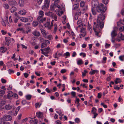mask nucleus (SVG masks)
Returning a JSON list of instances; mask_svg holds the SVG:
<instances>
[{
  "label": "nucleus",
  "mask_w": 124,
  "mask_h": 124,
  "mask_svg": "<svg viewBox=\"0 0 124 124\" xmlns=\"http://www.w3.org/2000/svg\"><path fill=\"white\" fill-rule=\"evenodd\" d=\"M105 16L104 15H99L97 18V24L95 22L93 23V30L95 34L98 36V31L103 28L104 23L103 21L105 19Z\"/></svg>",
  "instance_id": "nucleus-1"
},
{
  "label": "nucleus",
  "mask_w": 124,
  "mask_h": 124,
  "mask_svg": "<svg viewBox=\"0 0 124 124\" xmlns=\"http://www.w3.org/2000/svg\"><path fill=\"white\" fill-rule=\"evenodd\" d=\"M97 11L98 12H101L100 15H104L103 13L105 12L107 9V8L102 3H100L96 7Z\"/></svg>",
  "instance_id": "nucleus-2"
},
{
  "label": "nucleus",
  "mask_w": 124,
  "mask_h": 124,
  "mask_svg": "<svg viewBox=\"0 0 124 124\" xmlns=\"http://www.w3.org/2000/svg\"><path fill=\"white\" fill-rule=\"evenodd\" d=\"M46 15L50 16L53 18L55 21L57 20V16L55 14H54L53 13L50 12L45 13Z\"/></svg>",
  "instance_id": "nucleus-3"
},
{
  "label": "nucleus",
  "mask_w": 124,
  "mask_h": 124,
  "mask_svg": "<svg viewBox=\"0 0 124 124\" xmlns=\"http://www.w3.org/2000/svg\"><path fill=\"white\" fill-rule=\"evenodd\" d=\"M12 119V117L8 115H5L0 120V121H10Z\"/></svg>",
  "instance_id": "nucleus-4"
},
{
  "label": "nucleus",
  "mask_w": 124,
  "mask_h": 124,
  "mask_svg": "<svg viewBox=\"0 0 124 124\" xmlns=\"http://www.w3.org/2000/svg\"><path fill=\"white\" fill-rule=\"evenodd\" d=\"M49 0H46L45 1L42 8L43 10H45L46 9L48 8L49 6Z\"/></svg>",
  "instance_id": "nucleus-5"
},
{
  "label": "nucleus",
  "mask_w": 124,
  "mask_h": 124,
  "mask_svg": "<svg viewBox=\"0 0 124 124\" xmlns=\"http://www.w3.org/2000/svg\"><path fill=\"white\" fill-rule=\"evenodd\" d=\"M46 18L44 17L43 18V16H39L37 18V20L40 23L45 21L46 20Z\"/></svg>",
  "instance_id": "nucleus-6"
},
{
  "label": "nucleus",
  "mask_w": 124,
  "mask_h": 124,
  "mask_svg": "<svg viewBox=\"0 0 124 124\" xmlns=\"http://www.w3.org/2000/svg\"><path fill=\"white\" fill-rule=\"evenodd\" d=\"M99 4L97 0H92V4L93 7H96Z\"/></svg>",
  "instance_id": "nucleus-7"
},
{
  "label": "nucleus",
  "mask_w": 124,
  "mask_h": 124,
  "mask_svg": "<svg viewBox=\"0 0 124 124\" xmlns=\"http://www.w3.org/2000/svg\"><path fill=\"white\" fill-rule=\"evenodd\" d=\"M117 35V33L116 32V30L114 29L111 32V36L112 39H114L116 36Z\"/></svg>",
  "instance_id": "nucleus-8"
},
{
  "label": "nucleus",
  "mask_w": 124,
  "mask_h": 124,
  "mask_svg": "<svg viewBox=\"0 0 124 124\" xmlns=\"http://www.w3.org/2000/svg\"><path fill=\"white\" fill-rule=\"evenodd\" d=\"M9 4L10 5H15L17 4L16 1L14 0H12L9 1L8 2Z\"/></svg>",
  "instance_id": "nucleus-9"
},
{
  "label": "nucleus",
  "mask_w": 124,
  "mask_h": 124,
  "mask_svg": "<svg viewBox=\"0 0 124 124\" xmlns=\"http://www.w3.org/2000/svg\"><path fill=\"white\" fill-rule=\"evenodd\" d=\"M88 29V31H89V32L90 33H91L92 32V29L91 25L89 23L88 24L87 26Z\"/></svg>",
  "instance_id": "nucleus-10"
},
{
  "label": "nucleus",
  "mask_w": 124,
  "mask_h": 124,
  "mask_svg": "<svg viewBox=\"0 0 124 124\" xmlns=\"http://www.w3.org/2000/svg\"><path fill=\"white\" fill-rule=\"evenodd\" d=\"M33 34L36 36L39 37L40 34V32L37 31H35L32 32Z\"/></svg>",
  "instance_id": "nucleus-11"
},
{
  "label": "nucleus",
  "mask_w": 124,
  "mask_h": 124,
  "mask_svg": "<svg viewBox=\"0 0 124 124\" xmlns=\"http://www.w3.org/2000/svg\"><path fill=\"white\" fill-rule=\"evenodd\" d=\"M117 36L118 39H124V35L121 32L119 33Z\"/></svg>",
  "instance_id": "nucleus-12"
},
{
  "label": "nucleus",
  "mask_w": 124,
  "mask_h": 124,
  "mask_svg": "<svg viewBox=\"0 0 124 124\" xmlns=\"http://www.w3.org/2000/svg\"><path fill=\"white\" fill-rule=\"evenodd\" d=\"M7 50V48L5 47L2 46L0 47V52L4 53Z\"/></svg>",
  "instance_id": "nucleus-13"
},
{
  "label": "nucleus",
  "mask_w": 124,
  "mask_h": 124,
  "mask_svg": "<svg viewBox=\"0 0 124 124\" xmlns=\"http://www.w3.org/2000/svg\"><path fill=\"white\" fill-rule=\"evenodd\" d=\"M20 19L21 21L25 23L28 22V20L27 18L25 17H20Z\"/></svg>",
  "instance_id": "nucleus-14"
},
{
  "label": "nucleus",
  "mask_w": 124,
  "mask_h": 124,
  "mask_svg": "<svg viewBox=\"0 0 124 124\" xmlns=\"http://www.w3.org/2000/svg\"><path fill=\"white\" fill-rule=\"evenodd\" d=\"M18 4L21 7H22L24 5V2L23 0H19Z\"/></svg>",
  "instance_id": "nucleus-15"
},
{
  "label": "nucleus",
  "mask_w": 124,
  "mask_h": 124,
  "mask_svg": "<svg viewBox=\"0 0 124 124\" xmlns=\"http://www.w3.org/2000/svg\"><path fill=\"white\" fill-rule=\"evenodd\" d=\"M26 12L25 10L23 9L21 10L18 12V13L20 14H21L23 15H25L26 13Z\"/></svg>",
  "instance_id": "nucleus-16"
},
{
  "label": "nucleus",
  "mask_w": 124,
  "mask_h": 124,
  "mask_svg": "<svg viewBox=\"0 0 124 124\" xmlns=\"http://www.w3.org/2000/svg\"><path fill=\"white\" fill-rule=\"evenodd\" d=\"M8 96L9 98L13 96L14 95L13 93L11 91H9L8 92Z\"/></svg>",
  "instance_id": "nucleus-17"
},
{
  "label": "nucleus",
  "mask_w": 124,
  "mask_h": 124,
  "mask_svg": "<svg viewBox=\"0 0 124 124\" xmlns=\"http://www.w3.org/2000/svg\"><path fill=\"white\" fill-rule=\"evenodd\" d=\"M10 10L11 13H13L16 10V8L15 7L12 6L10 8Z\"/></svg>",
  "instance_id": "nucleus-18"
},
{
  "label": "nucleus",
  "mask_w": 124,
  "mask_h": 124,
  "mask_svg": "<svg viewBox=\"0 0 124 124\" xmlns=\"http://www.w3.org/2000/svg\"><path fill=\"white\" fill-rule=\"evenodd\" d=\"M12 108V106L10 104L6 105L5 106V109H6L9 110L10 109Z\"/></svg>",
  "instance_id": "nucleus-19"
},
{
  "label": "nucleus",
  "mask_w": 124,
  "mask_h": 124,
  "mask_svg": "<svg viewBox=\"0 0 124 124\" xmlns=\"http://www.w3.org/2000/svg\"><path fill=\"white\" fill-rule=\"evenodd\" d=\"M79 99L77 98V97H76V100H75V103H77V106L78 108V107L80 104V103H79Z\"/></svg>",
  "instance_id": "nucleus-20"
},
{
  "label": "nucleus",
  "mask_w": 124,
  "mask_h": 124,
  "mask_svg": "<svg viewBox=\"0 0 124 124\" xmlns=\"http://www.w3.org/2000/svg\"><path fill=\"white\" fill-rule=\"evenodd\" d=\"M80 32L81 33H85L86 34V31L85 29V28H83V27H82L81 28V30L80 31Z\"/></svg>",
  "instance_id": "nucleus-21"
},
{
  "label": "nucleus",
  "mask_w": 124,
  "mask_h": 124,
  "mask_svg": "<svg viewBox=\"0 0 124 124\" xmlns=\"http://www.w3.org/2000/svg\"><path fill=\"white\" fill-rule=\"evenodd\" d=\"M79 6V4L78 3L74 4L73 5V10H75L78 8Z\"/></svg>",
  "instance_id": "nucleus-22"
},
{
  "label": "nucleus",
  "mask_w": 124,
  "mask_h": 124,
  "mask_svg": "<svg viewBox=\"0 0 124 124\" xmlns=\"http://www.w3.org/2000/svg\"><path fill=\"white\" fill-rule=\"evenodd\" d=\"M77 64L78 65L82 64L83 63V62L82 60L80 59L77 61Z\"/></svg>",
  "instance_id": "nucleus-23"
},
{
  "label": "nucleus",
  "mask_w": 124,
  "mask_h": 124,
  "mask_svg": "<svg viewBox=\"0 0 124 124\" xmlns=\"http://www.w3.org/2000/svg\"><path fill=\"white\" fill-rule=\"evenodd\" d=\"M36 114V116L38 118H41L42 116V113L40 112L37 113Z\"/></svg>",
  "instance_id": "nucleus-24"
},
{
  "label": "nucleus",
  "mask_w": 124,
  "mask_h": 124,
  "mask_svg": "<svg viewBox=\"0 0 124 124\" xmlns=\"http://www.w3.org/2000/svg\"><path fill=\"white\" fill-rule=\"evenodd\" d=\"M5 93V91L4 90L0 89V98H1Z\"/></svg>",
  "instance_id": "nucleus-25"
},
{
  "label": "nucleus",
  "mask_w": 124,
  "mask_h": 124,
  "mask_svg": "<svg viewBox=\"0 0 124 124\" xmlns=\"http://www.w3.org/2000/svg\"><path fill=\"white\" fill-rule=\"evenodd\" d=\"M121 82L120 79L119 78H116L115 81V82L116 84H117L118 83H120Z\"/></svg>",
  "instance_id": "nucleus-26"
},
{
  "label": "nucleus",
  "mask_w": 124,
  "mask_h": 124,
  "mask_svg": "<svg viewBox=\"0 0 124 124\" xmlns=\"http://www.w3.org/2000/svg\"><path fill=\"white\" fill-rule=\"evenodd\" d=\"M62 22L63 24H65L66 22V17L65 16H64L63 17L62 19Z\"/></svg>",
  "instance_id": "nucleus-27"
},
{
  "label": "nucleus",
  "mask_w": 124,
  "mask_h": 124,
  "mask_svg": "<svg viewBox=\"0 0 124 124\" xmlns=\"http://www.w3.org/2000/svg\"><path fill=\"white\" fill-rule=\"evenodd\" d=\"M98 72V71L96 70H93L92 71H90L89 73L91 75L94 74L95 72L97 73Z\"/></svg>",
  "instance_id": "nucleus-28"
},
{
  "label": "nucleus",
  "mask_w": 124,
  "mask_h": 124,
  "mask_svg": "<svg viewBox=\"0 0 124 124\" xmlns=\"http://www.w3.org/2000/svg\"><path fill=\"white\" fill-rule=\"evenodd\" d=\"M56 7V5H53L52 6L51 5V10L52 11H54V10L55 8Z\"/></svg>",
  "instance_id": "nucleus-29"
},
{
  "label": "nucleus",
  "mask_w": 124,
  "mask_h": 124,
  "mask_svg": "<svg viewBox=\"0 0 124 124\" xmlns=\"http://www.w3.org/2000/svg\"><path fill=\"white\" fill-rule=\"evenodd\" d=\"M41 33L44 35H46V32L45 31L42 29H40Z\"/></svg>",
  "instance_id": "nucleus-30"
},
{
  "label": "nucleus",
  "mask_w": 124,
  "mask_h": 124,
  "mask_svg": "<svg viewBox=\"0 0 124 124\" xmlns=\"http://www.w3.org/2000/svg\"><path fill=\"white\" fill-rule=\"evenodd\" d=\"M38 22L35 21H34L32 23L33 26L34 27H36L38 25Z\"/></svg>",
  "instance_id": "nucleus-31"
},
{
  "label": "nucleus",
  "mask_w": 124,
  "mask_h": 124,
  "mask_svg": "<svg viewBox=\"0 0 124 124\" xmlns=\"http://www.w3.org/2000/svg\"><path fill=\"white\" fill-rule=\"evenodd\" d=\"M27 18L28 20V22H31L33 20V18L31 16L28 17Z\"/></svg>",
  "instance_id": "nucleus-32"
},
{
  "label": "nucleus",
  "mask_w": 124,
  "mask_h": 124,
  "mask_svg": "<svg viewBox=\"0 0 124 124\" xmlns=\"http://www.w3.org/2000/svg\"><path fill=\"white\" fill-rule=\"evenodd\" d=\"M25 97L26 99L30 100L31 98V96L30 95H26L25 96Z\"/></svg>",
  "instance_id": "nucleus-33"
},
{
  "label": "nucleus",
  "mask_w": 124,
  "mask_h": 124,
  "mask_svg": "<svg viewBox=\"0 0 124 124\" xmlns=\"http://www.w3.org/2000/svg\"><path fill=\"white\" fill-rule=\"evenodd\" d=\"M96 110L97 109L93 107L92 108L91 112L93 114H95L96 113L95 112H96Z\"/></svg>",
  "instance_id": "nucleus-34"
},
{
  "label": "nucleus",
  "mask_w": 124,
  "mask_h": 124,
  "mask_svg": "<svg viewBox=\"0 0 124 124\" xmlns=\"http://www.w3.org/2000/svg\"><path fill=\"white\" fill-rule=\"evenodd\" d=\"M86 35V34H85V33H82L80 34H79V37H78L79 38H83Z\"/></svg>",
  "instance_id": "nucleus-35"
},
{
  "label": "nucleus",
  "mask_w": 124,
  "mask_h": 124,
  "mask_svg": "<svg viewBox=\"0 0 124 124\" xmlns=\"http://www.w3.org/2000/svg\"><path fill=\"white\" fill-rule=\"evenodd\" d=\"M47 45L44 42H43L41 45V47L43 48L47 46Z\"/></svg>",
  "instance_id": "nucleus-36"
},
{
  "label": "nucleus",
  "mask_w": 124,
  "mask_h": 124,
  "mask_svg": "<svg viewBox=\"0 0 124 124\" xmlns=\"http://www.w3.org/2000/svg\"><path fill=\"white\" fill-rule=\"evenodd\" d=\"M6 103L5 101H2L0 102V107L4 105Z\"/></svg>",
  "instance_id": "nucleus-37"
},
{
  "label": "nucleus",
  "mask_w": 124,
  "mask_h": 124,
  "mask_svg": "<svg viewBox=\"0 0 124 124\" xmlns=\"http://www.w3.org/2000/svg\"><path fill=\"white\" fill-rule=\"evenodd\" d=\"M91 11L93 14V15H95L96 14V12L94 10L93 8H91Z\"/></svg>",
  "instance_id": "nucleus-38"
},
{
  "label": "nucleus",
  "mask_w": 124,
  "mask_h": 124,
  "mask_svg": "<svg viewBox=\"0 0 124 124\" xmlns=\"http://www.w3.org/2000/svg\"><path fill=\"white\" fill-rule=\"evenodd\" d=\"M8 73L9 74H11L12 73H13L14 72V71L11 69H9L8 70Z\"/></svg>",
  "instance_id": "nucleus-39"
},
{
  "label": "nucleus",
  "mask_w": 124,
  "mask_h": 124,
  "mask_svg": "<svg viewBox=\"0 0 124 124\" xmlns=\"http://www.w3.org/2000/svg\"><path fill=\"white\" fill-rule=\"evenodd\" d=\"M84 72H82V76L83 77H84L86 75V73H87V71L86 70L84 71Z\"/></svg>",
  "instance_id": "nucleus-40"
},
{
  "label": "nucleus",
  "mask_w": 124,
  "mask_h": 124,
  "mask_svg": "<svg viewBox=\"0 0 124 124\" xmlns=\"http://www.w3.org/2000/svg\"><path fill=\"white\" fill-rule=\"evenodd\" d=\"M39 16H43L44 15V12H43L41 10L40 11L39 13Z\"/></svg>",
  "instance_id": "nucleus-41"
},
{
  "label": "nucleus",
  "mask_w": 124,
  "mask_h": 124,
  "mask_svg": "<svg viewBox=\"0 0 124 124\" xmlns=\"http://www.w3.org/2000/svg\"><path fill=\"white\" fill-rule=\"evenodd\" d=\"M44 51L46 54H48L49 53V50L50 49V48L49 47H48L47 48H45Z\"/></svg>",
  "instance_id": "nucleus-42"
},
{
  "label": "nucleus",
  "mask_w": 124,
  "mask_h": 124,
  "mask_svg": "<svg viewBox=\"0 0 124 124\" xmlns=\"http://www.w3.org/2000/svg\"><path fill=\"white\" fill-rule=\"evenodd\" d=\"M54 33H55L56 31L57 30V25L56 24H54Z\"/></svg>",
  "instance_id": "nucleus-43"
},
{
  "label": "nucleus",
  "mask_w": 124,
  "mask_h": 124,
  "mask_svg": "<svg viewBox=\"0 0 124 124\" xmlns=\"http://www.w3.org/2000/svg\"><path fill=\"white\" fill-rule=\"evenodd\" d=\"M85 2L84 1H82L80 3V6L81 7H83L85 5Z\"/></svg>",
  "instance_id": "nucleus-44"
},
{
  "label": "nucleus",
  "mask_w": 124,
  "mask_h": 124,
  "mask_svg": "<svg viewBox=\"0 0 124 124\" xmlns=\"http://www.w3.org/2000/svg\"><path fill=\"white\" fill-rule=\"evenodd\" d=\"M119 58L120 60L123 61L124 60V55L119 56Z\"/></svg>",
  "instance_id": "nucleus-45"
},
{
  "label": "nucleus",
  "mask_w": 124,
  "mask_h": 124,
  "mask_svg": "<svg viewBox=\"0 0 124 124\" xmlns=\"http://www.w3.org/2000/svg\"><path fill=\"white\" fill-rule=\"evenodd\" d=\"M0 122H1L2 124H10V123L5 121H0Z\"/></svg>",
  "instance_id": "nucleus-46"
},
{
  "label": "nucleus",
  "mask_w": 124,
  "mask_h": 124,
  "mask_svg": "<svg viewBox=\"0 0 124 124\" xmlns=\"http://www.w3.org/2000/svg\"><path fill=\"white\" fill-rule=\"evenodd\" d=\"M82 22V20H81V19L79 18L78 19L77 22V24H81V23Z\"/></svg>",
  "instance_id": "nucleus-47"
},
{
  "label": "nucleus",
  "mask_w": 124,
  "mask_h": 124,
  "mask_svg": "<svg viewBox=\"0 0 124 124\" xmlns=\"http://www.w3.org/2000/svg\"><path fill=\"white\" fill-rule=\"evenodd\" d=\"M119 30L120 31H124V26L119 28Z\"/></svg>",
  "instance_id": "nucleus-48"
},
{
  "label": "nucleus",
  "mask_w": 124,
  "mask_h": 124,
  "mask_svg": "<svg viewBox=\"0 0 124 124\" xmlns=\"http://www.w3.org/2000/svg\"><path fill=\"white\" fill-rule=\"evenodd\" d=\"M50 24V21H48L45 24L46 26L48 27L49 26Z\"/></svg>",
  "instance_id": "nucleus-49"
},
{
  "label": "nucleus",
  "mask_w": 124,
  "mask_h": 124,
  "mask_svg": "<svg viewBox=\"0 0 124 124\" xmlns=\"http://www.w3.org/2000/svg\"><path fill=\"white\" fill-rule=\"evenodd\" d=\"M6 40L7 42V45L8 46L9 45V43H10L11 40H10V39H6Z\"/></svg>",
  "instance_id": "nucleus-50"
},
{
  "label": "nucleus",
  "mask_w": 124,
  "mask_h": 124,
  "mask_svg": "<svg viewBox=\"0 0 124 124\" xmlns=\"http://www.w3.org/2000/svg\"><path fill=\"white\" fill-rule=\"evenodd\" d=\"M31 31V30L29 29L27 31H25L24 30H23V32L25 33H28L29 32Z\"/></svg>",
  "instance_id": "nucleus-51"
},
{
  "label": "nucleus",
  "mask_w": 124,
  "mask_h": 124,
  "mask_svg": "<svg viewBox=\"0 0 124 124\" xmlns=\"http://www.w3.org/2000/svg\"><path fill=\"white\" fill-rule=\"evenodd\" d=\"M46 38L48 39H51L53 38V37L51 35H49L46 36Z\"/></svg>",
  "instance_id": "nucleus-52"
},
{
  "label": "nucleus",
  "mask_w": 124,
  "mask_h": 124,
  "mask_svg": "<svg viewBox=\"0 0 124 124\" xmlns=\"http://www.w3.org/2000/svg\"><path fill=\"white\" fill-rule=\"evenodd\" d=\"M70 56V53L68 52H67L64 54V56Z\"/></svg>",
  "instance_id": "nucleus-53"
},
{
  "label": "nucleus",
  "mask_w": 124,
  "mask_h": 124,
  "mask_svg": "<svg viewBox=\"0 0 124 124\" xmlns=\"http://www.w3.org/2000/svg\"><path fill=\"white\" fill-rule=\"evenodd\" d=\"M4 5V7L5 9H8V8L9 6L7 4H5Z\"/></svg>",
  "instance_id": "nucleus-54"
},
{
  "label": "nucleus",
  "mask_w": 124,
  "mask_h": 124,
  "mask_svg": "<svg viewBox=\"0 0 124 124\" xmlns=\"http://www.w3.org/2000/svg\"><path fill=\"white\" fill-rule=\"evenodd\" d=\"M60 0H54V5H56L59 2Z\"/></svg>",
  "instance_id": "nucleus-55"
},
{
  "label": "nucleus",
  "mask_w": 124,
  "mask_h": 124,
  "mask_svg": "<svg viewBox=\"0 0 124 124\" xmlns=\"http://www.w3.org/2000/svg\"><path fill=\"white\" fill-rule=\"evenodd\" d=\"M119 22L121 24L124 25V19H123V20H120Z\"/></svg>",
  "instance_id": "nucleus-56"
},
{
  "label": "nucleus",
  "mask_w": 124,
  "mask_h": 124,
  "mask_svg": "<svg viewBox=\"0 0 124 124\" xmlns=\"http://www.w3.org/2000/svg\"><path fill=\"white\" fill-rule=\"evenodd\" d=\"M102 2L105 4H107L108 2V0H103Z\"/></svg>",
  "instance_id": "nucleus-57"
},
{
  "label": "nucleus",
  "mask_w": 124,
  "mask_h": 124,
  "mask_svg": "<svg viewBox=\"0 0 124 124\" xmlns=\"http://www.w3.org/2000/svg\"><path fill=\"white\" fill-rule=\"evenodd\" d=\"M71 34L73 37V39H74L75 38V35L73 32H71Z\"/></svg>",
  "instance_id": "nucleus-58"
},
{
  "label": "nucleus",
  "mask_w": 124,
  "mask_h": 124,
  "mask_svg": "<svg viewBox=\"0 0 124 124\" xmlns=\"http://www.w3.org/2000/svg\"><path fill=\"white\" fill-rule=\"evenodd\" d=\"M43 42H45L47 45L49 44L50 43V42L48 40H46Z\"/></svg>",
  "instance_id": "nucleus-59"
},
{
  "label": "nucleus",
  "mask_w": 124,
  "mask_h": 124,
  "mask_svg": "<svg viewBox=\"0 0 124 124\" xmlns=\"http://www.w3.org/2000/svg\"><path fill=\"white\" fill-rule=\"evenodd\" d=\"M75 122L77 123H79L80 122L79 119L78 118H77L75 119Z\"/></svg>",
  "instance_id": "nucleus-60"
},
{
  "label": "nucleus",
  "mask_w": 124,
  "mask_h": 124,
  "mask_svg": "<svg viewBox=\"0 0 124 124\" xmlns=\"http://www.w3.org/2000/svg\"><path fill=\"white\" fill-rule=\"evenodd\" d=\"M1 81L3 83H5L6 82V80L3 78L1 79Z\"/></svg>",
  "instance_id": "nucleus-61"
},
{
  "label": "nucleus",
  "mask_w": 124,
  "mask_h": 124,
  "mask_svg": "<svg viewBox=\"0 0 124 124\" xmlns=\"http://www.w3.org/2000/svg\"><path fill=\"white\" fill-rule=\"evenodd\" d=\"M101 105H102L103 107L105 108H107V105L105 104H104L103 103H101Z\"/></svg>",
  "instance_id": "nucleus-62"
},
{
  "label": "nucleus",
  "mask_w": 124,
  "mask_h": 124,
  "mask_svg": "<svg viewBox=\"0 0 124 124\" xmlns=\"http://www.w3.org/2000/svg\"><path fill=\"white\" fill-rule=\"evenodd\" d=\"M110 46V44H108L107 43H106L105 45V47L106 48H108Z\"/></svg>",
  "instance_id": "nucleus-63"
},
{
  "label": "nucleus",
  "mask_w": 124,
  "mask_h": 124,
  "mask_svg": "<svg viewBox=\"0 0 124 124\" xmlns=\"http://www.w3.org/2000/svg\"><path fill=\"white\" fill-rule=\"evenodd\" d=\"M26 103V101L25 100H23L22 102V103L23 105H25Z\"/></svg>",
  "instance_id": "nucleus-64"
}]
</instances>
